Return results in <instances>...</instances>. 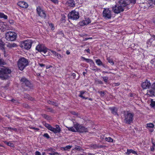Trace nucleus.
<instances>
[{
    "instance_id": "9",
    "label": "nucleus",
    "mask_w": 155,
    "mask_h": 155,
    "mask_svg": "<svg viewBox=\"0 0 155 155\" xmlns=\"http://www.w3.org/2000/svg\"><path fill=\"white\" fill-rule=\"evenodd\" d=\"M20 82L22 86L25 85L30 88L33 87L32 84L29 81L24 77L21 78L20 80Z\"/></svg>"
},
{
    "instance_id": "47",
    "label": "nucleus",
    "mask_w": 155,
    "mask_h": 155,
    "mask_svg": "<svg viewBox=\"0 0 155 155\" xmlns=\"http://www.w3.org/2000/svg\"><path fill=\"white\" fill-rule=\"evenodd\" d=\"M10 101L11 102H12L14 103H18V101L17 100H16L14 99H12L10 100Z\"/></svg>"
},
{
    "instance_id": "30",
    "label": "nucleus",
    "mask_w": 155,
    "mask_h": 155,
    "mask_svg": "<svg viewBox=\"0 0 155 155\" xmlns=\"http://www.w3.org/2000/svg\"><path fill=\"white\" fill-rule=\"evenodd\" d=\"M95 61L97 64L98 66H104V64H103L102 62L101 61L100 59H98L96 60H95Z\"/></svg>"
},
{
    "instance_id": "62",
    "label": "nucleus",
    "mask_w": 155,
    "mask_h": 155,
    "mask_svg": "<svg viewBox=\"0 0 155 155\" xmlns=\"http://www.w3.org/2000/svg\"><path fill=\"white\" fill-rule=\"evenodd\" d=\"M66 54H67V55H69V54H70V52L68 50H67L66 51Z\"/></svg>"
},
{
    "instance_id": "32",
    "label": "nucleus",
    "mask_w": 155,
    "mask_h": 155,
    "mask_svg": "<svg viewBox=\"0 0 155 155\" xmlns=\"http://www.w3.org/2000/svg\"><path fill=\"white\" fill-rule=\"evenodd\" d=\"M4 143L7 145L8 146L13 147L14 146V144L13 143L10 142H8L6 141H4Z\"/></svg>"
},
{
    "instance_id": "29",
    "label": "nucleus",
    "mask_w": 155,
    "mask_h": 155,
    "mask_svg": "<svg viewBox=\"0 0 155 155\" xmlns=\"http://www.w3.org/2000/svg\"><path fill=\"white\" fill-rule=\"evenodd\" d=\"M47 102L49 104H51L53 105H55L56 106H58V104H57L54 101H52L50 100H48L47 101Z\"/></svg>"
},
{
    "instance_id": "17",
    "label": "nucleus",
    "mask_w": 155,
    "mask_h": 155,
    "mask_svg": "<svg viewBox=\"0 0 155 155\" xmlns=\"http://www.w3.org/2000/svg\"><path fill=\"white\" fill-rule=\"evenodd\" d=\"M49 50L53 54V56L54 57H56L58 59L61 60L63 57V56L62 55L56 51L51 49H49Z\"/></svg>"
},
{
    "instance_id": "24",
    "label": "nucleus",
    "mask_w": 155,
    "mask_h": 155,
    "mask_svg": "<svg viewBox=\"0 0 155 155\" xmlns=\"http://www.w3.org/2000/svg\"><path fill=\"white\" fill-rule=\"evenodd\" d=\"M131 153L137 155V152L133 150L132 149H128L127 150V151L126 152V154L127 155H130Z\"/></svg>"
},
{
    "instance_id": "38",
    "label": "nucleus",
    "mask_w": 155,
    "mask_h": 155,
    "mask_svg": "<svg viewBox=\"0 0 155 155\" xmlns=\"http://www.w3.org/2000/svg\"><path fill=\"white\" fill-rule=\"evenodd\" d=\"M6 129H8V130H10L11 131H12V130H14L15 131H17V129L16 128H13L11 127H7L6 128Z\"/></svg>"
},
{
    "instance_id": "28",
    "label": "nucleus",
    "mask_w": 155,
    "mask_h": 155,
    "mask_svg": "<svg viewBox=\"0 0 155 155\" xmlns=\"http://www.w3.org/2000/svg\"><path fill=\"white\" fill-rule=\"evenodd\" d=\"M7 47L9 48H12L16 47H17V45L15 43L12 44L9 43L8 44Z\"/></svg>"
},
{
    "instance_id": "33",
    "label": "nucleus",
    "mask_w": 155,
    "mask_h": 155,
    "mask_svg": "<svg viewBox=\"0 0 155 155\" xmlns=\"http://www.w3.org/2000/svg\"><path fill=\"white\" fill-rule=\"evenodd\" d=\"M106 141L108 142H112L113 141V139L110 137H106L105 138Z\"/></svg>"
},
{
    "instance_id": "5",
    "label": "nucleus",
    "mask_w": 155,
    "mask_h": 155,
    "mask_svg": "<svg viewBox=\"0 0 155 155\" xmlns=\"http://www.w3.org/2000/svg\"><path fill=\"white\" fill-rule=\"evenodd\" d=\"M124 121L126 124H130L131 123L133 122L134 116V114L133 113H130L127 111L126 114H124Z\"/></svg>"
},
{
    "instance_id": "22",
    "label": "nucleus",
    "mask_w": 155,
    "mask_h": 155,
    "mask_svg": "<svg viewBox=\"0 0 155 155\" xmlns=\"http://www.w3.org/2000/svg\"><path fill=\"white\" fill-rule=\"evenodd\" d=\"M61 16L62 17L60 20V23L61 24L62 26H64V27H66L65 25H64L63 24L65 23L66 22V17L64 15H62Z\"/></svg>"
},
{
    "instance_id": "21",
    "label": "nucleus",
    "mask_w": 155,
    "mask_h": 155,
    "mask_svg": "<svg viewBox=\"0 0 155 155\" xmlns=\"http://www.w3.org/2000/svg\"><path fill=\"white\" fill-rule=\"evenodd\" d=\"M81 59L83 61H85L87 63H90V64H93L94 65V62L91 59L86 58L83 57H81Z\"/></svg>"
},
{
    "instance_id": "34",
    "label": "nucleus",
    "mask_w": 155,
    "mask_h": 155,
    "mask_svg": "<svg viewBox=\"0 0 155 155\" xmlns=\"http://www.w3.org/2000/svg\"><path fill=\"white\" fill-rule=\"evenodd\" d=\"M127 2L128 3L127 5H129L130 3H132L134 4L136 2L137 0H127Z\"/></svg>"
},
{
    "instance_id": "4",
    "label": "nucleus",
    "mask_w": 155,
    "mask_h": 155,
    "mask_svg": "<svg viewBox=\"0 0 155 155\" xmlns=\"http://www.w3.org/2000/svg\"><path fill=\"white\" fill-rule=\"evenodd\" d=\"M11 72L10 69L5 67L1 68L0 70V78L3 80L8 79L10 77L9 74H11Z\"/></svg>"
},
{
    "instance_id": "50",
    "label": "nucleus",
    "mask_w": 155,
    "mask_h": 155,
    "mask_svg": "<svg viewBox=\"0 0 155 155\" xmlns=\"http://www.w3.org/2000/svg\"><path fill=\"white\" fill-rule=\"evenodd\" d=\"M35 155H41L40 152L38 151H36L35 153Z\"/></svg>"
},
{
    "instance_id": "1",
    "label": "nucleus",
    "mask_w": 155,
    "mask_h": 155,
    "mask_svg": "<svg viewBox=\"0 0 155 155\" xmlns=\"http://www.w3.org/2000/svg\"><path fill=\"white\" fill-rule=\"evenodd\" d=\"M128 3L127 0H120L119 4H116L112 7L113 12L116 14H119L124 11V8L127 6Z\"/></svg>"
},
{
    "instance_id": "19",
    "label": "nucleus",
    "mask_w": 155,
    "mask_h": 155,
    "mask_svg": "<svg viewBox=\"0 0 155 155\" xmlns=\"http://www.w3.org/2000/svg\"><path fill=\"white\" fill-rule=\"evenodd\" d=\"M79 92L80 93V94L78 95L79 97H80L81 98L83 99H88L90 101H92L93 99L92 98H88V97H85L84 96H83V94H85V93L86 92V91H80Z\"/></svg>"
},
{
    "instance_id": "41",
    "label": "nucleus",
    "mask_w": 155,
    "mask_h": 155,
    "mask_svg": "<svg viewBox=\"0 0 155 155\" xmlns=\"http://www.w3.org/2000/svg\"><path fill=\"white\" fill-rule=\"evenodd\" d=\"M98 93H99L101 97H104L105 94V93L104 91H98Z\"/></svg>"
},
{
    "instance_id": "20",
    "label": "nucleus",
    "mask_w": 155,
    "mask_h": 155,
    "mask_svg": "<svg viewBox=\"0 0 155 155\" xmlns=\"http://www.w3.org/2000/svg\"><path fill=\"white\" fill-rule=\"evenodd\" d=\"M91 148L93 149H101L104 147V146L99 144H92L91 145Z\"/></svg>"
},
{
    "instance_id": "6",
    "label": "nucleus",
    "mask_w": 155,
    "mask_h": 155,
    "mask_svg": "<svg viewBox=\"0 0 155 155\" xmlns=\"http://www.w3.org/2000/svg\"><path fill=\"white\" fill-rule=\"evenodd\" d=\"M45 126L48 130L55 134L60 133L61 131V128L58 125L56 124L55 125V128L52 127L51 125L48 124H45Z\"/></svg>"
},
{
    "instance_id": "18",
    "label": "nucleus",
    "mask_w": 155,
    "mask_h": 155,
    "mask_svg": "<svg viewBox=\"0 0 155 155\" xmlns=\"http://www.w3.org/2000/svg\"><path fill=\"white\" fill-rule=\"evenodd\" d=\"M66 5L70 7L73 8L75 6V3L74 0H68Z\"/></svg>"
},
{
    "instance_id": "14",
    "label": "nucleus",
    "mask_w": 155,
    "mask_h": 155,
    "mask_svg": "<svg viewBox=\"0 0 155 155\" xmlns=\"http://www.w3.org/2000/svg\"><path fill=\"white\" fill-rule=\"evenodd\" d=\"M91 22V20L90 18L88 17H86L84 18V20L80 21L79 22V24L80 26H83L88 25Z\"/></svg>"
},
{
    "instance_id": "59",
    "label": "nucleus",
    "mask_w": 155,
    "mask_h": 155,
    "mask_svg": "<svg viewBox=\"0 0 155 155\" xmlns=\"http://www.w3.org/2000/svg\"><path fill=\"white\" fill-rule=\"evenodd\" d=\"M52 66L51 65H47L46 66V69H48V68H50L52 67Z\"/></svg>"
},
{
    "instance_id": "35",
    "label": "nucleus",
    "mask_w": 155,
    "mask_h": 155,
    "mask_svg": "<svg viewBox=\"0 0 155 155\" xmlns=\"http://www.w3.org/2000/svg\"><path fill=\"white\" fill-rule=\"evenodd\" d=\"M42 116L44 118L47 120H49L50 119V117L47 114H43L42 115Z\"/></svg>"
},
{
    "instance_id": "52",
    "label": "nucleus",
    "mask_w": 155,
    "mask_h": 155,
    "mask_svg": "<svg viewBox=\"0 0 155 155\" xmlns=\"http://www.w3.org/2000/svg\"><path fill=\"white\" fill-rule=\"evenodd\" d=\"M151 38H152L153 40V41L155 40V35H151Z\"/></svg>"
},
{
    "instance_id": "55",
    "label": "nucleus",
    "mask_w": 155,
    "mask_h": 155,
    "mask_svg": "<svg viewBox=\"0 0 155 155\" xmlns=\"http://www.w3.org/2000/svg\"><path fill=\"white\" fill-rule=\"evenodd\" d=\"M94 68H95V70L96 71H100L101 68H97L96 66H94Z\"/></svg>"
},
{
    "instance_id": "27",
    "label": "nucleus",
    "mask_w": 155,
    "mask_h": 155,
    "mask_svg": "<svg viewBox=\"0 0 155 155\" xmlns=\"http://www.w3.org/2000/svg\"><path fill=\"white\" fill-rule=\"evenodd\" d=\"M0 18L7 19L8 18V16L5 15L3 13L0 12Z\"/></svg>"
},
{
    "instance_id": "39",
    "label": "nucleus",
    "mask_w": 155,
    "mask_h": 155,
    "mask_svg": "<svg viewBox=\"0 0 155 155\" xmlns=\"http://www.w3.org/2000/svg\"><path fill=\"white\" fill-rule=\"evenodd\" d=\"M81 150V147L78 146H76L73 149V150H77L78 151H80Z\"/></svg>"
},
{
    "instance_id": "2",
    "label": "nucleus",
    "mask_w": 155,
    "mask_h": 155,
    "mask_svg": "<svg viewBox=\"0 0 155 155\" xmlns=\"http://www.w3.org/2000/svg\"><path fill=\"white\" fill-rule=\"evenodd\" d=\"M68 130L72 132H78L80 133H86L88 132V129L82 124L78 123L74 124L73 126L71 127H67Z\"/></svg>"
},
{
    "instance_id": "48",
    "label": "nucleus",
    "mask_w": 155,
    "mask_h": 155,
    "mask_svg": "<svg viewBox=\"0 0 155 155\" xmlns=\"http://www.w3.org/2000/svg\"><path fill=\"white\" fill-rule=\"evenodd\" d=\"M92 39V37H89L88 38H85L83 39V41H86L89 39Z\"/></svg>"
},
{
    "instance_id": "7",
    "label": "nucleus",
    "mask_w": 155,
    "mask_h": 155,
    "mask_svg": "<svg viewBox=\"0 0 155 155\" xmlns=\"http://www.w3.org/2000/svg\"><path fill=\"white\" fill-rule=\"evenodd\" d=\"M5 38L8 41H14L16 39L17 35L14 32L9 31L7 32L5 34Z\"/></svg>"
},
{
    "instance_id": "64",
    "label": "nucleus",
    "mask_w": 155,
    "mask_h": 155,
    "mask_svg": "<svg viewBox=\"0 0 155 155\" xmlns=\"http://www.w3.org/2000/svg\"><path fill=\"white\" fill-rule=\"evenodd\" d=\"M48 109L51 112H52L53 111V109L50 108H48Z\"/></svg>"
},
{
    "instance_id": "46",
    "label": "nucleus",
    "mask_w": 155,
    "mask_h": 155,
    "mask_svg": "<svg viewBox=\"0 0 155 155\" xmlns=\"http://www.w3.org/2000/svg\"><path fill=\"white\" fill-rule=\"evenodd\" d=\"M72 146L70 145H67L65 147L67 150H68L69 149H70L72 147Z\"/></svg>"
},
{
    "instance_id": "54",
    "label": "nucleus",
    "mask_w": 155,
    "mask_h": 155,
    "mask_svg": "<svg viewBox=\"0 0 155 155\" xmlns=\"http://www.w3.org/2000/svg\"><path fill=\"white\" fill-rule=\"evenodd\" d=\"M30 128L31 129H34L36 130H39V128L35 127H30Z\"/></svg>"
},
{
    "instance_id": "3",
    "label": "nucleus",
    "mask_w": 155,
    "mask_h": 155,
    "mask_svg": "<svg viewBox=\"0 0 155 155\" xmlns=\"http://www.w3.org/2000/svg\"><path fill=\"white\" fill-rule=\"evenodd\" d=\"M17 64L18 69L22 71L28 65L29 62L27 59L24 57H21L18 59Z\"/></svg>"
},
{
    "instance_id": "56",
    "label": "nucleus",
    "mask_w": 155,
    "mask_h": 155,
    "mask_svg": "<svg viewBox=\"0 0 155 155\" xmlns=\"http://www.w3.org/2000/svg\"><path fill=\"white\" fill-rule=\"evenodd\" d=\"M4 63L2 60L1 59H0V65H4Z\"/></svg>"
},
{
    "instance_id": "16",
    "label": "nucleus",
    "mask_w": 155,
    "mask_h": 155,
    "mask_svg": "<svg viewBox=\"0 0 155 155\" xmlns=\"http://www.w3.org/2000/svg\"><path fill=\"white\" fill-rule=\"evenodd\" d=\"M17 5L20 8H26L28 7V4L24 1H20L17 3Z\"/></svg>"
},
{
    "instance_id": "45",
    "label": "nucleus",
    "mask_w": 155,
    "mask_h": 155,
    "mask_svg": "<svg viewBox=\"0 0 155 155\" xmlns=\"http://www.w3.org/2000/svg\"><path fill=\"white\" fill-rule=\"evenodd\" d=\"M57 34L59 35H61L64 36V34L63 33V32L62 31H58L57 32Z\"/></svg>"
},
{
    "instance_id": "44",
    "label": "nucleus",
    "mask_w": 155,
    "mask_h": 155,
    "mask_svg": "<svg viewBox=\"0 0 155 155\" xmlns=\"http://www.w3.org/2000/svg\"><path fill=\"white\" fill-rule=\"evenodd\" d=\"M43 136L46 138L47 139H48L50 138V137L49 134L48 133H45L43 135Z\"/></svg>"
},
{
    "instance_id": "53",
    "label": "nucleus",
    "mask_w": 155,
    "mask_h": 155,
    "mask_svg": "<svg viewBox=\"0 0 155 155\" xmlns=\"http://www.w3.org/2000/svg\"><path fill=\"white\" fill-rule=\"evenodd\" d=\"M97 82L99 84H103V81H101V80H97Z\"/></svg>"
},
{
    "instance_id": "51",
    "label": "nucleus",
    "mask_w": 155,
    "mask_h": 155,
    "mask_svg": "<svg viewBox=\"0 0 155 155\" xmlns=\"http://www.w3.org/2000/svg\"><path fill=\"white\" fill-rule=\"evenodd\" d=\"M149 93H150V94L152 95H154V91L153 90H150L149 91Z\"/></svg>"
},
{
    "instance_id": "60",
    "label": "nucleus",
    "mask_w": 155,
    "mask_h": 155,
    "mask_svg": "<svg viewBox=\"0 0 155 155\" xmlns=\"http://www.w3.org/2000/svg\"><path fill=\"white\" fill-rule=\"evenodd\" d=\"M61 150H64L66 151L67 150L66 149V148L65 147H62L61 148Z\"/></svg>"
},
{
    "instance_id": "11",
    "label": "nucleus",
    "mask_w": 155,
    "mask_h": 155,
    "mask_svg": "<svg viewBox=\"0 0 155 155\" xmlns=\"http://www.w3.org/2000/svg\"><path fill=\"white\" fill-rule=\"evenodd\" d=\"M37 14L39 16L44 19L46 18V14L45 11L43 10L40 6H38L36 9Z\"/></svg>"
},
{
    "instance_id": "40",
    "label": "nucleus",
    "mask_w": 155,
    "mask_h": 155,
    "mask_svg": "<svg viewBox=\"0 0 155 155\" xmlns=\"http://www.w3.org/2000/svg\"><path fill=\"white\" fill-rule=\"evenodd\" d=\"M150 2L149 4L150 6H152L153 4L155 5V0H148Z\"/></svg>"
},
{
    "instance_id": "26",
    "label": "nucleus",
    "mask_w": 155,
    "mask_h": 155,
    "mask_svg": "<svg viewBox=\"0 0 155 155\" xmlns=\"http://www.w3.org/2000/svg\"><path fill=\"white\" fill-rule=\"evenodd\" d=\"M153 41V39L151 38L147 40V47H150L152 45V43Z\"/></svg>"
},
{
    "instance_id": "23",
    "label": "nucleus",
    "mask_w": 155,
    "mask_h": 155,
    "mask_svg": "<svg viewBox=\"0 0 155 155\" xmlns=\"http://www.w3.org/2000/svg\"><path fill=\"white\" fill-rule=\"evenodd\" d=\"M109 109L111 110V113L113 114L118 115L117 113V110L115 107H110Z\"/></svg>"
},
{
    "instance_id": "31",
    "label": "nucleus",
    "mask_w": 155,
    "mask_h": 155,
    "mask_svg": "<svg viewBox=\"0 0 155 155\" xmlns=\"http://www.w3.org/2000/svg\"><path fill=\"white\" fill-rule=\"evenodd\" d=\"M150 105L151 107L155 109V101H154L153 99H151Z\"/></svg>"
},
{
    "instance_id": "37",
    "label": "nucleus",
    "mask_w": 155,
    "mask_h": 155,
    "mask_svg": "<svg viewBox=\"0 0 155 155\" xmlns=\"http://www.w3.org/2000/svg\"><path fill=\"white\" fill-rule=\"evenodd\" d=\"M147 127H148L153 128L154 127V125L152 123H149L147 124Z\"/></svg>"
},
{
    "instance_id": "15",
    "label": "nucleus",
    "mask_w": 155,
    "mask_h": 155,
    "mask_svg": "<svg viewBox=\"0 0 155 155\" xmlns=\"http://www.w3.org/2000/svg\"><path fill=\"white\" fill-rule=\"evenodd\" d=\"M151 85L150 81L147 79L145 81L142 82L141 86L143 89H146L149 88Z\"/></svg>"
},
{
    "instance_id": "25",
    "label": "nucleus",
    "mask_w": 155,
    "mask_h": 155,
    "mask_svg": "<svg viewBox=\"0 0 155 155\" xmlns=\"http://www.w3.org/2000/svg\"><path fill=\"white\" fill-rule=\"evenodd\" d=\"M5 43L0 39V49L2 50H5Z\"/></svg>"
},
{
    "instance_id": "10",
    "label": "nucleus",
    "mask_w": 155,
    "mask_h": 155,
    "mask_svg": "<svg viewBox=\"0 0 155 155\" xmlns=\"http://www.w3.org/2000/svg\"><path fill=\"white\" fill-rule=\"evenodd\" d=\"M103 16L105 19H111L112 17L111 11L109 8H104L103 12Z\"/></svg>"
},
{
    "instance_id": "8",
    "label": "nucleus",
    "mask_w": 155,
    "mask_h": 155,
    "mask_svg": "<svg viewBox=\"0 0 155 155\" xmlns=\"http://www.w3.org/2000/svg\"><path fill=\"white\" fill-rule=\"evenodd\" d=\"M68 16L69 18L74 20H77L80 17L79 12H77L75 10H73L69 12Z\"/></svg>"
},
{
    "instance_id": "57",
    "label": "nucleus",
    "mask_w": 155,
    "mask_h": 155,
    "mask_svg": "<svg viewBox=\"0 0 155 155\" xmlns=\"http://www.w3.org/2000/svg\"><path fill=\"white\" fill-rule=\"evenodd\" d=\"M84 51H86L87 53L90 54V50L89 48L86 49Z\"/></svg>"
},
{
    "instance_id": "58",
    "label": "nucleus",
    "mask_w": 155,
    "mask_h": 155,
    "mask_svg": "<svg viewBox=\"0 0 155 155\" xmlns=\"http://www.w3.org/2000/svg\"><path fill=\"white\" fill-rule=\"evenodd\" d=\"M39 65L41 67H45V64H44L42 63H39Z\"/></svg>"
},
{
    "instance_id": "61",
    "label": "nucleus",
    "mask_w": 155,
    "mask_h": 155,
    "mask_svg": "<svg viewBox=\"0 0 155 155\" xmlns=\"http://www.w3.org/2000/svg\"><path fill=\"white\" fill-rule=\"evenodd\" d=\"M150 150L151 151H153L154 150V147H150Z\"/></svg>"
},
{
    "instance_id": "13",
    "label": "nucleus",
    "mask_w": 155,
    "mask_h": 155,
    "mask_svg": "<svg viewBox=\"0 0 155 155\" xmlns=\"http://www.w3.org/2000/svg\"><path fill=\"white\" fill-rule=\"evenodd\" d=\"M32 43L33 42L31 40L25 41L23 43L24 48L27 50L31 48Z\"/></svg>"
},
{
    "instance_id": "63",
    "label": "nucleus",
    "mask_w": 155,
    "mask_h": 155,
    "mask_svg": "<svg viewBox=\"0 0 155 155\" xmlns=\"http://www.w3.org/2000/svg\"><path fill=\"white\" fill-rule=\"evenodd\" d=\"M120 85V83H115V86H118Z\"/></svg>"
},
{
    "instance_id": "49",
    "label": "nucleus",
    "mask_w": 155,
    "mask_h": 155,
    "mask_svg": "<svg viewBox=\"0 0 155 155\" xmlns=\"http://www.w3.org/2000/svg\"><path fill=\"white\" fill-rule=\"evenodd\" d=\"M151 88L155 91V82L152 84Z\"/></svg>"
},
{
    "instance_id": "43",
    "label": "nucleus",
    "mask_w": 155,
    "mask_h": 155,
    "mask_svg": "<svg viewBox=\"0 0 155 155\" xmlns=\"http://www.w3.org/2000/svg\"><path fill=\"white\" fill-rule=\"evenodd\" d=\"M102 78L103 79V81L105 83H106L108 81V78L107 76H104L102 77Z\"/></svg>"
},
{
    "instance_id": "36",
    "label": "nucleus",
    "mask_w": 155,
    "mask_h": 155,
    "mask_svg": "<svg viewBox=\"0 0 155 155\" xmlns=\"http://www.w3.org/2000/svg\"><path fill=\"white\" fill-rule=\"evenodd\" d=\"M107 60L108 61V62L111 64L112 65L114 64V62H113L112 59L110 57L107 58Z\"/></svg>"
},
{
    "instance_id": "42",
    "label": "nucleus",
    "mask_w": 155,
    "mask_h": 155,
    "mask_svg": "<svg viewBox=\"0 0 155 155\" xmlns=\"http://www.w3.org/2000/svg\"><path fill=\"white\" fill-rule=\"evenodd\" d=\"M49 26L51 28V30H53L54 29V27L53 23H48Z\"/></svg>"
},
{
    "instance_id": "12",
    "label": "nucleus",
    "mask_w": 155,
    "mask_h": 155,
    "mask_svg": "<svg viewBox=\"0 0 155 155\" xmlns=\"http://www.w3.org/2000/svg\"><path fill=\"white\" fill-rule=\"evenodd\" d=\"M36 49L40 52L46 54L49 49L42 45H38L36 47Z\"/></svg>"
}]
</instances>
